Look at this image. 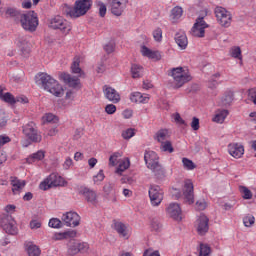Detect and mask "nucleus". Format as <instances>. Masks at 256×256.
Here are the masks:
<instances>
[{
  "label": "nucleus",
  "instance_id": "obj_59",
  "mask_svg": "<svg viewBox=\"0 0 256 256\" xmlns=\"http://www.w3.org/2000/svg\"><path fill=\"white\" fill-rule=\"evenodd\" d=\"M7 17H17L19 15V12L15 8H8L6 10Z\"/></svg>",
  "mask_w": 256,
  "mask_h": 256
},
{
  "label": "nucleus",
  "instance_id": "obj_57",
  "mask_svg": "<svg viewBox=\"0 0 256 256\" xmlns=\"http://www.w3.org/2000/svg\"><path fill=\"white\" fill-rule=\"evenodd\" d=\"M104 179H105V174L103 173V170H100L98 172V175H95L93 177L94 183H101V181H103Z\"/></svg>",
  "mask_w": 256,
  "mask_h": 256
},
{
  "label": "nucleus",
  "instance_id": "obj_55",
  "mask_svg": "<svg viewBox=\"0 0 256 256\" xmlns=\"http://www.w3.org/2000/svg\"><path fill=\"white\" fill-rule=\"evenodd\" d=\"M205 209H207V202H205V200H199L196 202L197 211H205Z\"/></svg>",
  "mask_w": 256,
  "mask_h": 256
},
{
  "label": "nucleus",
  "instance_id": "obj_37",
  "mask_svg": "<svg viewBox=\"0 0 256 256\" xmlns=\"http://www.w3.org/2000/svg\"><path fill=\"white\" fill-rule=\"evenodd\" d=\"M231 103H233V92L227 91L222 97V105L223 107H227L228 105H231Z\"/></svg>",
  "mask_w": 256,
  "mask_h": 256
},
{
  "label": "nucleus",
  "instance_id": "obj_46",
  "mask_svg": "<svg viewBox=\"0 0 256 256\" xmlns=\"http://www.w3.org/2000/svg\"><path fill=\"white\" fill-rule=\"evenodd\" d=\"M150 227L152 231H161L163 225L161 224V221H159V219L154 218L150 222Z\"/></svg>",
  "mask_w": 256,
  "mask_h": 256
},
{
  "label": "nucleus",
  "instance_id": "obj_54",
  "mask_svg": "<svg viewBox=\"0 0 256 256\" xmlns=\"http://www.w3.org/2000/svg\"><path fill=\"white\" fill-rule=\"evenodd\" d=\"M105 111L108 115H114V113L117 112V106H115V104H107Z\"/></svg>",
  "mask_w": 256,
  "mask_h": 256
},
{
  "label": "nucleus",
  "instance_id": "obj_63",
  "mask_svg": "<svg viewBox=\"0 0 256 256\" xmlns=\"http://www.w3.org/2000/svg\"><path fill=\"white\" fill-rule=\"evenodd\" d=\"M71 165H73V159H71L70 157L66 158L65 162L63 163V169H70Z\"/></svg>",
  "mask_w": 256,
  "mask_h": 256
},
{
  "label": "nucleus",
  "instance_id": "obj_52",
  "mask_svg": "<svg viewBox=\"0 0 256 256\" xmlns=\"http://www.w3.org/2000/svg\"><path fill=\"white\" fill-rule=\"evenodd\" d=\"M153 38L158 41V42H161L162 39H163V30H161V28H156L154 31H153Z\"/></svg>",
  "mask_w": 256,
  "mask_h": 256
},
{
  "label": "nucleus",
  "instance_id": "obj_15",
  "mask_svg": "<svg viewBox=\"0 0 256 256\" xmlns=\"http://www.w3.org/2000/svg\"><path fill=\"white\" fill-rule=\"evenodd\" d=\"M62 221L67 227H77L81 221V217L76 212H67L63 214Z\"/></svg>",
  "mask_w": 256,
  "mask_h": 256
},
{
  "label": "nucleus",
  "instance_id": "obj_6",
  "mask_svg": "<svg viewBox=\"0 0 256 256\" xmlns=\"http://www.w3.org/2000/svg\"><path fill=\"white\" fill-rule=\"evenodd\" d=\"M65 185H67V182L63 177L59 176L57 173H52L40 184L39 187L42 191H47V189H51V187H63Z\"/></svg>",
  "mask_w": 256,
  "mask_h": 256
},
{
  "label": "nucleus",
  "instance_id": "obj_60",
  "mask_svg": "<svg viewBox=\"0 0 256 256\" xmlns=\"http://www.w3.org/2000/svg\"><path fill=\"white\" fill-rule=\"evenodd\" d=\"M43 119H44V123H53V121H55L56 117H55V115L48 113L43 117Z\"/></svg>",
  "mask_w": 256,
  "mask_h": 256
},
{
  "label": "nucleus",
  "instance_id": "obj_33",
  "mask_svg": "<svg viewBox=\"0 0 256 256\" xmlns=\"http://www.w3.org/2000/svg\"><path fill=\"white\" fill-rule=\"evenodd\" d=\"M228 115V110H218L212 121H214V123H223L225 119H227Z\"/></svg>",
  "mask_w": 256,
  "mask_h": 256
},
{
  "label": "nucleus",
  "instance_id": "obj_5",
  "mask_svg": "<svg viewBox=\"0 0 256 256\" xmlns=\"http://www.w3.org/2000/svg\"><path fill=\"white\" fill-rule=\"evenodd\" d=\"M170 75L173 77L175 89H179L191 81V75L183 70V67L173 68Z\"/></svg>",
  "mask_w": 256,
  "mask_h": 256
},
{
  "label": "nucleus",
  "instance_id": "obj_20",
  "mask_svg": "<svg viewBox=\"0 0 256 256\" xmlns=\"http://www.w3.org/2000/svg\"><path fill=\"white\" fill-rule=\"evenodd\" d=\"M144 160L148 169H152L156 167V165H159V156L154 151H147L144 155Z\"/></svg>",
  "mask_w": 256,
  "mask_h": 256
},
{
  "label": "nucleus",
  "instance_id": "obj_19",
  "mask_svg": "<svg viewBox=\"0 0 256 256\" xmlns=\"http://www.w3.org/2000/svg\"><path fill=\"white\" fill-rule=\"evenodd\" d=\"M125 7H127V0H112L111 13L119 17L123 15Z\"/></svg>",
  "mask_w": 256,
  "mask_h": 256
},
{
  "label": "nucleus",
  "instance_id": "obj_61",
  "mask_svg": "<svg viewBox=\"0 0 256 256\" xmlns=\"http://www.w3.org/2000/svg\"><path fill=\"white\" fill-rule=\"evenodd\" d=\"M191 127L194 131H199V118L194 117L191 122Z\"/></svg>",
  "mask_w": 256,
  "mask_h": 256
},
{
  "label": "nucleus",
  "instance_id": "obj_43",
  "mask_svg": "<svg viewBox=\"0 0 256 256\" xmlns=\"http://www.w3.org/2000/svg\"><path fill=\"white\" fill-rule=\"evenodd\" d=\"M18 47H20L23 55L25 57H27V55H29V44L25 41V40H18V43H17Z\"/></svg>",
  "mask_w": 256,
  "mask_h": 256
},
{
  "label": "nucleus",
  "instance_id": "obj_41",
  "mask_svg": "<svg viewBox=\"0 0 256 256\" xmlns=\"http://www.w3.org/2000/svg\"><path fill=\"white\" fill-rule=\"evenodd\" d=\"M1 99L2 101H5V103H9L10 105H15L16 103L15 96H13V94L9 92L1 94Z\"/></svg>",
  "mask_w": 256,
  "mask_h": 256
},
{
  "label": "nucleus",
  "instance_id": "obj_17",
  "mask_svg": "<svg viewBox=\"0 0 256 256\" xmlns=\"http://www.w3.org/2000/svg\"><path fill=\"white\" fill-rule=\"evenodd\" d=\"M228 152L234 159H241L245 155V147L239 143H231L228 145Z\"/></svg>",
  "mask_w": 256,
  "mask_h": 256
},
{
  "label": "nucleus",
  "instance_id": "obj_16",
  "mask_svg": "<svg viewBox=\"0 0 256 256\" xmlns=\"http://www.w3.org/2000/svg\"><path fill=\"white\" fill-rule=\"evenodd\" d=\"M196 230L199 235H205L209 231V218L202 214L196 220Z\"/></svg>",
  "mask_w": 256,
  "mask_h": 256
},
{
  "label": "nucleus",
  "instance_id": "obj_2",
  "mask_svg": "<svg viewBox=\"0 0 256 256\" xmlns=\"http://www.w3.org/2000/svg\"><path fill=\"white\" fill-rule=\"evenodd\" d=\"M91 5H93L91 0H77L73 8H68L67 15L72 19L83 17L91 9Z\"/></svg>",
  "mask_w": 256,
  "mask_h": 256
},
{
  "label": "nucleus",
  "instance_id": "obj_51",
  "mask_svg": "<svg viewBox=\"0 0 256 256\" xmlns=\"http://www.w3.org/2000/svg\"><path fill=\"white\" fill-rule=\"evenodd\" d=\"M121 157V153L119 152H115L114 154H112L109 158V165H111V167H115V165H117V159Z\"/></svg>",
  "mask_w": 256,
  "mask_h": 256
},
{
  "label": "nucleus",
  "instance_id": "obj_21",
  "mask_svg": "<svg viewBox=\"0 0 256 256\" xmlns=\"http://www.w3.org/2000/svg\"><path fill=\"white\" fill-rule=\"evenodd\" d=\"M87 249H89V245L85 242H72L68 247V253L70 255H77V253L87 251Z\"/></svg>",
  "mask_w": 256,
  "mask_h": 256
},
{
  "label": "nucleus",
  "instance_id": "obj_53",
  "mask_svg": "<svg viewBox=\"0 0 256 256\" xmlns=\"http://www.w3.org/2000/svg\"><path fill=\"white\" fill-rule=\"evenodd\" d=\"M248 98L254 105H256V87L248 90Z\"/></svg>",
  "mask_w": 256,
  "mask_h": 256
},
{
  "label": "nucleus",
  "instance_id": "obj_30",
  "mask_svg": "<svg viewBox=\"0 0 256 256\" xmlns=\"http://www.w3.org/2000/svg\"><path fill=\"white\" fill-rule=\"evenodd\" d=\"M26 249L29 256L41 255V249L39 248V246L35 245L33 242L26 243Z\"/></svg>",
  "mask_w": 256,
  "mask_h": 256
},
{
  "label": "nucleus",
  "instance_id": "obj_7",
  "mask_svg": "<svg viewBox=\"0 0 256 256\" xmlns=\"http://www.w3.org/2000/svg\"><path fill=\"white\" fill-rule=\"evenodd\" d=\"M215 17L217 19V22L221 27H231V23L233 21V15H231V12L226 10L222 6H217L214 9Z\"/></svg>",
  "mask_w": 256,
  "mask_h": 256
},
{
  "label": "nucleus",
  "instance_id": "obj_42",
  "mask_svg": "<svg viewBox=\"0 0 256 256\" xmlns=\"http://www.w3.org/2000/svg\"><path fill=\"white\" fill-rule=\"evenodd\" d=\"M172 19H181L183 17V8L176 6L171 11Z\"/></svg>",
  "mask_w": 256,
  "mask_h": 256
},
{
  "label": "nucleus",
  "instance_id": "obj_64",
  "mask_svg": "<svg viewBox=\"0 0 256 256\" xmlns=\"http://www.w3.org/2000/svg\"><path fill=\"white\" fill-rule=\"evenodd\" d=\"M143 256H161V255L159 254V251L152 252L151 250H146Z\"/></svg>",
  "mask_w": 256,
  "mask_h": 256
},
{
  "label": "nucleus",
  "instance_id": "obj_36",
  "mask_svg": "<svg viewBox=\"0 0 256 256\" xmlns=\"http://www.w3.org/2000/svg\"><path fill=\"white\" fill-rule=\"evenodd\" d=\"M150 170L153 171L154 175L158 179H163V177H165V168H163V166H161V164H157L153 168H150Z\"/></svg>",
  "mask_w": 256,
  "mask_h": 256
},
{
  "label": "nucleus",
  "instance_id": "obj_56",
  "mask_svg": "<svg viewBox=\"0 0 256 256\" xmlns=\"http://www.w3.org/2000/svg\"><path fill=\"white\" fill-rule=\"evenodd\" d=\"M241 191L244 199H251L253 197V193H251V190H249V188L242 187Z\"/></svg>",
  "mask_w": 256,
  "mask_h": 256
},
{
  "label": "nucleus",
  "instance_id": "obj_27",
  "mask_svg": "<svg viewBox=\"0 0 256 256\" xmlns=\"http://www.w3.org/2000/svg\"><path fill=\"white\" fill-rule=\"evenodd\" d=\"M149 95L141 94V92H133L130 95V100L132 103H149Z\"/></svg>",
  "mask_w": 256,
  "mask_h": 256
},
{
  "label": "nucleus",
  "instance_id": "obj_28",
  "mask_svg": "<svg viewBox=\"0 0 256 256\" xmlns=\"http://www.w3.org/2000/svg\"><path fill=\"white\" fill-rule=\"evenodd\" d=\"M175 41L180 49H187V45H189V40H187V35L184 32L176 33Z\"/></svg>",
  "mask_w": 256,
  "mask_h": 256
},
{
  "label": "nucleus",
  "instance_id": "obj_39",
  "mask_svg": "<svg viewBox=\"0 0 256 256\" xmlns=\"http://www.w3.org/2000/svg\"><path fill=\"white\" fill-rule=\"evenodd\" d=\"M96 7L99 10V15L100 17H105V15H107V6L105 5V3H103L100 0H97L95 2Z\"/></svg>",
  "mask_w": 256,
  "mask_h": 256
},
{
  "label": "nucleus",
  "instance_id": "obj_4",
  "mask_svg": "<svg viewBox=\"0 0 256 256\" xmlns=\"http://www.w3.org/2000/svg\"><path fill=\"white\" fill-rule=\"evenodd\" d=\"M22 133L29 141H32V143H41L43 139V136H41V132H39L35 122H28L24 125L22 127Z\"/></svg>",
  "mask_w": 256,
  "mask_h": 256
},
{
  "label": "nucleus",
  "instance_id": "obj_10",
  "mask_svg": "<svg viewBox=\"0 0 256 256\" xmlns=\"http://www.w3.org/2000/svg\"><path fill=\"white\" fill-rule=\"evenodd\" d=\"M150 203L153 207H159L163 201V189L158 185H151L148 191Z\"/></svg>",
  "mask_w": 256,
  "mask_h": 256
},
{
  "label": "nucleus",
  "instance_id": "obj_38",
  "mask_svg": "<svg viewBox=\"0 0 256 256\" xmlns=\"http://www.w3.org/2000/svg\"><path fill=\"white\" fill-rule=\"evenodd\" d=\"M219 77H221L220 73H216L211 76L210 80L208 81V87L210 89L217 88V85H219Z\"/></svg>",
  "mask_w": 256,
  "mask_h": 256
},
{
  "label": "nucleus",
  "instance_id": "obj_25",
  "mask_svg": "<svg viewBox=\"0 0 256 256\" xmlns=\"http://www.w3.org/2000/svg\"><path fill=\"white\" fill-rule=\"evenodd\" d=\"M77 237V231L69 230L66 232L55 233L52 237L53 241H63V239H75Z\"/></svg>",
  "mask_w": 256,
  "mask_h": 256
},
{
  "label": "nucleus",
  "instance_id": "obj_12",
  "mask_svg": "<svg viewBox=\"0 0 256 256\" xmlns=\"http://www.w3.org/2000/svg\"><path fill=\"white\" fill-rule=\"evenodd\" d=\"M60 79L63 80L65 85H68L72 89H81V77L79 76H73L68 73H62L60 75Z\"/></svg>",
  "mask_w": 256,
  "mask_h": 256
},
{
  "label": "nucleus",
  "instance_id": "obj_11",
  "mask_svg": "<svg viewBox=\"0 0 256 256\" xmlns=\"http://www.w3.org/2000/svg\"><path fill=\"white\" fill-rule=\"evenodd\" d=\"M183 197L185 203L193 205L195 203V193L193 192V181L185 180L183 188Z\"/></svg>",
  "mask_w": 256,
  "mask_h": 256
},
{
  "label": "nucleus",
  "instance_id": "obj_47",
  "mask_svg": "<svg viewBox=\"0 0 256 256\" xmlns=\"http://www.w3.org/2000/svg\"><path fill=\"white\" fill-rule=\"evenodd\" d=\"M182 163L185 169H187L188 171H193V169H195V167H197L195 165V163H193L190 159L188 158H183L182 159Z\"/></svg>",
  "mask_w": 256,
  "mask_h": 256
},
{
  "label": "nucleus",
  "instance_id": "obj_62",
  "mask_svg": "<svg viewBox=\"0 0 256 256\" xmlns=\"http://www.w3.org/2000/svg\"><path fill=\"white\" fill-rule=\"evenodd\" d=\"M104 50L106 51V53H113V51H115V44L114 43H108L104 46Z\"/></svg>",
  "mask_w": 256,
  "mask_h": 256
},
{
  "label": "nucleus",
  "instance_id": "obj_35",
  "mask_svg": "<svg viewBox=\"0 0 256 256\" xmlns=\"http://www.w3.org/2000/svg\"><path fill=\"white\" fill-rule=\"evenodd\" d=\"M155 139L158 143H165L169 139V131L167 129L159 130L155 135Z\"/></svg>",
  "mask_w": 256,
  "mask_h": 256
},
{
  "label": "nucleus",
  "instance_id": "obj_14",
  "mask_svg": "<svg viewBox=\"0 0 256 256\" xmlns=\"http://www.w3.org/2000/svg\"><path fill=\"white\" fill-rule=\"evenodd\" d=\"M105 99L110 101L111 103H119L121 101V94L115 90V88L104 85L102 88Z\"/></svg>",
  "mask_w": 256,
  "mask_h": 256
},
{
  "label": "nucleus",
  "instance_id": "obj_22",
  "mask_svg": "<svg viewBox=\"0 0 256 256\" xmlns=\"http://www.w3.org/2000/svg\"><path fill=\"white\" fill-rule=\"evenodd\" d=\"M10 185H12V193L17 195L23 191L25 188L26 182L24 180H20L19 178L12 176L10 177Z\"/></svg>",
  "mask_w": 256,
  "mask_h": 256
},
{
  "label": "nucleus",
  "instance_id": "obj_50",
  "mask_svg": "<svg viewBox=\"0 0 256 256\" xmlns=\"http://www.w3.org/2000/svg\"><path fill=\"white\" fill-rule=\"evenodd\" d=\"M48 225L49 227H52V229H61V220L58 218H51Z\"/></svg>",
  "mask_w": 256,
  "mask_h": 256
},
{
  "label": "nucleus",
  "instance_id": "obj_44",
  "mask_svg": "<svg viewBox=\"0 0 256 256\" xmlns=\"http://www.w3.org/2000/svg\"><path fill=\"white\" fill-rule=\"evenodd\" d=\"M243 223L245 227H253L255 225V216L248 214L243 218Z\"/></svg>",
  "mask_w": 256,
  "mask_h": 256
},
{
  "label": "nucleus",
  "instance_id": "obj_48",
  "mask_svg": "<svg viewBox=\"0 0 256 256\" xmlns=\"http://www.w3.org/2000/svg\"><path fill=\"white\" fill-rule=\"evenodd\" d=\"M230 55L231 57H234V59H242L241 48L239 46L231 48Z\"/></svg>",
  "mask_w": 256,
  "mask_h": 256
},
{
  "label": "nucleus",
  "instance_id": "obj_40",
  "mask_svg": "<svg viewBox=\"0 0 256 256\" xmlns=\"http://www.w3.org/2000/svg\"><path fill=\"white\" fill-rule=\"evenodd\" d=\"M42 226L43 222L41 221V219L37 218H33L29 223V227L32 231H36V229H41Z\"/></svg>",
  "mask_w": 256,
  "mask_h": 256
},
{
  "label": "nucleus",
  "instance_id": "obj_23",
  "mask_svg": "<svg viewBox=\"0 0 256 256\" xmlns=\"http://www.w3.org/2000/svg\"><path fill=\"white\" fill-rule=\"evenodd\" d=\"M114 229L120 235V237H123L124 239H128V237L131 235L129 231V225L116 221L114 222Z\"/></svg>",
  "mask_w": 256,
  "mask_h": 256
},
{
  "label": "nucleus",
  "instance_id": "obj_45",
  "mask_svg": "<svg viewBox=\"0 0 256 256\" xmlns=\"http://www.w3.org/2000/svg\"><path fill=\"white\" fill-rule=\"evenodd\" d=\"M161 151L168 152V153H173V144H171V141L167 140L165 142L161 143L160 146Z\"/></svg>",
  "mask_w": 256,
  "mask_h": 256
},
{
  "label": "nucleus",
  "instance_id": "obj_29",
  "mask_svg": "<svg viewBox=\"0 0 256 256\" xmlns=\"http://www.w3.org/2000/svg\"><path fill=\"white\" fill-rule=\"evenodd\" d=\"M141 53L143 57H148V59H156V61H159V59H161V54L159 52L153 51L147 46L141 47Z\"/></svg>",
  "mask_w": 256,
  "mask_h": 256
},
{
  "label": "nucleus",
  "instance_id": "obj_34",
  "mask_svg": "<svg viewBox=\"0 0 256 256\" xmlns=\"http://www.w3.org/2000/svg\"><path fill=\"white\" fill-rule=\"evenodd\" d=\"M131 166L129 158H125L119 162V165L116 169L118 175H123L124 171H127V168Z\"/></svg>",
  "mask_w": 256,
  "mask_h": 256
},
{
  "label": "nucleus",
  "instance_id": "obj_58",
  "mask_svg": "<svg viewBox=\"0 0 256 256\" xmlns=\"http://www.w3.org/2000/svg\"><path fill=\"white\" fill-rule=\"evenodd\" d=\"M7 143H11V138L7 135H0V147L7 145Z\"/></svg>",
  "mask_w": 256,
  "mask_h": 256
},
{
  "label": "nucleus",
  "instance_id": "obj_9",
  "mask_svg": "<svg viewBox=\"0 0 256 256\" xmlns=\"http://www.w3.org/2000/svg\"><path fill=\"white\" fill-rule=\"evenodd\" d=\"M0 227H2L3 231L8 233V235H17V223L11 215H3L0 217Z\"/></svg>",
  "mask_w": 256,
  "mask_h": 256
},
{
  "label": "nucleus",
  "instance_id": "obj_1",
  "mask_svg": "<svg viewBox=\"0 0 256 256\" xmlns=\"http://www.w3.org/2000/svg\"><path fill=\"white\" fill-rule=\"evenodd\" d=\"M37 83L42 85L45 91H48L55 97H63L65 90H63V86L59 84L57 80H55L51 75L47 73H41L37 77Z\"/></svg>",
  "mask_w": 256,
  "mask_h": 256
},
{
  "label": "nucleus",
  "instance_id": "obj_18",
  "mask_svg": "<svg viewBox=\"0 0 256 256\" xmlns=\"http://www.w3.org/2000/svg\"><path fill=\"white\" fill-rule=\"evenodd\" d=\"M167 214L174 221H181L183 219V212L181 211V206L177 203H171L167 208Z\"/></svg>",
  "mask_w": 256,
  "mask_h": 256
},
{
  "label": "nucleus",
  "instance_id": "obj_13",
  "mask_svg": "<svg viewBox=\"0 0 256 256\" xmlns=\"http://www.w3.org/2000/svg\"><path fill=\"white\" fill-rule=\"evenodd\" d=\"M207 27H209V25L205 22L204 18H198L191 29V35L193 37H205V29H207Z\"/></svg>",
  "mask_w": 256,
  "mask_h": 256
},
{
  "label": "nucleus",
  "instance_id": "obj_3",
  "mask_svg": "<svg viewBox=\"0 0 256 256\" xmlns=\"http://www.w3.org/2000/svg\"><path fill=\"white\" fill-rule=\"evenodd\" d=\"M20 23L25 31L33 33V31H37V27L39 26V18H37L35 12H28L21 15Z\"/></svg>",
  "mask_w": 256,
  "mask_h": 256
},
{
  "label": "nucleus",
  "instance_id": "obj_31",
  "mask_svg": "<svg viewBox=\"0 0 256 256\" xmlns=\"http://www.w3.org/2000/svg\"><path fill=\"white\" fill-rule=\"evenodd\" d=\"M45 159V151L39 150L36 153L31 154L27 159V163H35V161H43Z\"/></svg>",
  "mask_w": 256,
  "mask_h": 256
},
{
  "label": "nucleus",
  "instance_id": "obj_49",
  "mask_svg": "<svg viewBox=\"0 0 256 256\" xmlns=\"http://www.w3.org/2000/svg\"><path fill=\"white\" fill-rule=\"evenodd\" d=\"M122 137L123 139H131V137H135V129L133 128H128L124 131H122Z\"/></svg>",
  "mask_w": 256,
  "mask_h": 256
},
{
  "label": "nucleus",
  "instance_id": "obj_24",
  "mask_svg": "<svg viewBox=\"0 0 256 256\" xmlns=\"http://www.w3.org/2000/svg\"><path fill=\"white\" fill-rule=\"evenodd\" d=\"M79 194L83 195L88 203H96L97 201V193L88 187H81Z\"/></svg>",
  "mask_w": 256,
  "mask_h": 256
},
{
  "label": "nucleus",
  "instance_id": "obj_32",
  "mask_svg": "<svg viewBox=\"0 0 256 256\" xmlns=\"http://www.w3.org/2000/svg\"><path fill=\"white\" fill-rule=\"evenodd\" d=\"M143 66L139 64H132L131 66V73L133 79H139L140 77H143Z\"/></svg>",
  "mask_w": 256,
  "mask_h": 256
},
{
  "label": "nucleus",
  "instance_id": "obj_8",
  "mask_svg": "<svg viewBox=\"0 0 256 256\" xmlns=\"http://www.w3.org/2000/svg\"><path fill=\"white\" fill-rule=\"evenodd\" d=\"M49 27L51 29H58L63 35H69V32L71 31V23L60 15L55 16L50 20Z\"/></svg>",
  "mask_w": 256,
  "mask_h": 256
},
{
  "label": "nucleus",
  "instance_id": "obj_26",
  "mask_svg": "<svg viewBox=\"0 0 256 256\" xmlns=\"http://www.w3.org/2000/svg\"><path fill=\"white\" fill-rule=\"evenodd\" d=\"M81 63V58L79 56L74 57L72 65H71V72L78 77H85V72L79 67Z\"/></svg>",
  "mask_w": 256,
  "mask_h": 256
}]
</instances>
